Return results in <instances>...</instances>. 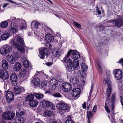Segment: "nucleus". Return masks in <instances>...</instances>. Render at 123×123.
Wrapping results in <instances>:
<instances>
[{
  "label": "nucleus",
  "instance_id": "c756f323",
  "mask_svg": "<svg viewBox=\"0 0 123 123\" xmlns=\"http://www.w3.org/2000/svg\"><path fill=\"white\" fill-rule=\"evenodd\" d=\"M81 66L83 71H87L88 67L84 62L83 61L82 62L81 64Z\"/></svg>",
  "mask_w": 123,
  "mask_h": 123
},
{
  "label": "nucleus",
  "instance_id": "603ef678",
  "mask_svg": "<svg viewBox=\"0 0 123 123\" xmlns=\"http://www.w3.org/2000/svg\"><path fill=\"white\" fill-rule=\"evenodd\" d=\"M14 55L15 56L16 58H19L20 57V55L17 52L14 53Z\"/></svg>",
  "mask_w": 123,
  "mask_h": 123
},
{
  "label": "nucleus",
  "instance_id": "8fccbe9b",
  "mask_svg": "<svg viewBox=\"0 0 123 123\" xmlns=\"http://www.w3.org/2000/svg\"><path fill=\"white\" fill-rule=\"evenodd\" d=\"M106 103H105V110L108 113H109L110 112V110L107 106L106 105Z\"/></svg>",
  "mask_w": 123,
  "mask_h": 123
},
{
  "label": "nucleus",
  "instance_id": "774afa93",
  "mask_svg": "<svg viewBox=\"0 0 123 123\" xmlns=\"http://www.w3.org/2000/svg\"><path fill=\"white\" fill-rule=\"evenodd\" d=\"M67 77L68 79L70 80H71V76H70V75L68 74L67 75Z\"/></svg>",
  "mask_w": 123,
  "mask_h": 123
},
{
  "label": "nucleus",
  "instance_id": "864d4df0",
  "mask_svg": "<svg viewBox=\"0 0 123 123\" xmlns=\"http://www.w3.org/2000/svg\"><path fill=\"white\" fill-rule=\"evenodd\" d=\"M4 73V71L2 69H0V78L3 76V75Z\"/></svg>",
  "mask_w": 123,
  "mask_h": 123
},
{
  "label": "nucleus",
  "instance_id": "72a5a7b5",
  "mask_svg": "<svg viewBox=\"0 0 123 123\" xmlns=\"http://www.w3.org/2000/svg\"><path fill=\"white\" fill-rule=\"evenodd\" d=\"M14 123H23L24 120L22 117L17 118L15 119Z\"/></svg>",
  "mask_w": 123,
  "mask_h": 123
},
{
  "label": "nucleus",
  "instance_id": "de8ad7c7",
  "mask_svg": "<svg viewBox=\"0 0 123 123\" xmlns=\"http://www.w3.org/2000/svg\"><path fill=\"white\" fill-rule=\"evenodd\" d=\"M53 96L56 97H61L62 95L59 93H55L53 95Z\"/></svg>",
  "mask_w": 123,
  "mask_h": 123
},
{
  "label": "nucleus",
  "instance_id": "c85d7f7f",
  "mask_svg": "<svg viewBox=\"0 0 123 123\" xmlns=\"http://www.w3.org/2000/svg\"><path fill=\"white\" fill-rule=\"evenodd\" d=\"M29 104L31 106L34 107L37 105L38 102L36 100H33L30 101Z\"/></svg>",
  "mask_w": 123,
  "mask_h": 123
},
{
  "label": "nucleus",
  "instance_id": "a211bd4d",
  "mask_svg": "<svg viewBox=\"0 0 123 123\" xmlns=\"http://www.w3.org/2000/svg\"><path fill=\"white\" fill-rule=\"evenodd\" d=\"M70 53V52H68L67 55L64 58V62L65 63V65L70 63L72 62V60L70 58V56L69 55Z\"/></svg>",
  "mask_w": 123,
  "mask_h": 123
},
{
  "label": "nucleus",
  "instance_id": "e433bc0d",
  "mask_svg": "<svg viewBox=\"0 0 123 123\" xmlns=\"http://www.w3.org/2000/svg\"><path fill=\"white\" fill-rule=\"evenodd\" d=\"M8 25V23L6 21L2 22L0 24V26L1 28H6Z\"/></svg>",
  "mask_w": 123,
  "mask_h": 123
},
{
  "label": "nucleus",
  "instance_id": "a19ab883",
  "mask_svg": "<svg viewBox=\"0 0 123 123\" xmlns=\"http://www.w3.org/2000/svg\"><path fill=\"white\" fill-rule=\"evenodd\" d=\"M26 71L25 69H22L20 73V74L22 77L24 76L26 74Z\"/></svg>",
  "mask_w": 123,
  "mask_h": 123
},
{
  "label": "nucleus",
  "instance_id": "5701e85b",
  "mask_svg": "<svg viewBox=\"0 0 123 123\" xmlns=\"http://www.w3.org/2000/svg\"><path fill=\"white\" fill-rule=\"evenodd\" d=\"M15 37L16 40L19 41V43L23 46H25V43L24 42V40L20 36L17 35H15Z\"/></svg>",
  "mask_w": 123,
  "mask_h": 123
},
{
  "label": "nucleus",
  "instance_id": "338daca9",
  "mask_svg": "<svg viewBox=\"0 0 123 123\" xmlns=\"http://www.w3.org/2000/svg\"><path fill=\"white\" fill-rule=\"evenodd\" d=\"M98 69L99 71L100 72V73L101 74L102 73V70L101 69V68L100 67V66L98 64Z\"/></svg>",
  "mask_w": 123,
  "mask_h": 123
},
{
  "label": "nucleus",
  "instance_id": "7c9ffc66",
  "mask_svg": "<svg viewBox=\"0 0 123 123\" xmlns=\"http://www.w3.org/2000/svg\"><path fill=\"white\" fill-rule=\"evenodd\" d=\"M34 95L33 94H30L27 95L26 98V101H29L31 100H33L34 99Z\"/></svg>",
  "mask_w": 123,
  "mask_h": 123
},
{
  "label": "nucleus",
  "instance_id": "2f4dec72",
  "mask_svg": "<svg viewBox=\"0 0 123 123\" xmlns=\"http://www.w3.org/2000/svg\"><path fill=\"white\" fill-rule=\"evenodd\" d=\"M9 77V75L8 72L6 70L4 71V73L3 76L1 77L0 78H2L3 80H6L8 79Z\"/></svg>",
  "mask_w": 123,
  "mask_h": 123
},
{
  "label": "nucleus",
  "instance_id": "4468645a",
  "mask_svg": "<svg viewBox=\"0 0 123 123\" xmlns=\"http://www.w3.org/2000/svg\"><path fill=\"white\" fill-rule=\"evenodd\" d=\"M11 28L8 30V32L11 34L15 33L17 31V28L15 24L11 23Z\"/></svg>",
  "mask_w": 123,
  "mask_h": 123
},
{
  "label": "nucleus",
  "instance_id": "4d7b16f0",
  "mask_svg": "<svg viewBox=\"0 0 123 123\" xmlns=\"http://www.w3.org/2000/svg\"><path fill=\"white\" fill-rule=\"evenodd\" d=\"M28 60L27 57L25 55H24L22 57V62H24V61Z\"/></svg>",
  "mask_w": 123,
  "mask_h": 123
},
{
  "label": "nucleus",
  "instance_id": "9b49d317",
  "mask_svg": "<svg viewBox=\"0 0 123 123\" xmlns=\"http://www.w3.org/2000/svg\"><path fill=\"white\" fill-rule=\"evenodd\" d=\"M6 99L8 102L10 103L13 100L14 94L11 91L7 92L6 94Z\"/></svg>",
  "mask_w": 123,
  "mask_h": 123
},
{
  "label": "nucleus",
  "instance_id": "e2e57ef3",
  "mask_svg": "<svg viewBox=\"0 0 123 123\" xmlns=\"http://www.w3.org/2000/svg\"><path fill=\"white\" fill-rule=\"evenodd\" d=\"M106 75L107 76H109V77L110 76V71L109 70H107L106 71Z\"/></svg>",
  "mask_w": 123,
  "mask_h": 123
},
{
  "label": "nucleus",
  "instance_id": "f8f14e48",
  "mask_svg": "<svg viewBox=\"0 0 123 123\" xmlns=\"http://www.w3.org/2000/svg\"><path fill=\"white\" fill-rule=\"evenodd\" d=\"M62 87L63 90L66 92H68L69 90L71 89V85L68 82L62 84Z\"/></svg>",
  "mask_w": 123,
  "mask_h": 123
},
{
  "label": "nucleus",
  "instance_id": "f03ea898",
  "mask_svg": "<svg viewBox=\"0 0 123 123\" xmlns=\"http://www.w3.org/2000/svg\"><path fill=\"white\" fill-rule=\"evenodd\" d=\"M104 83L106 84L107 83L108 87L106 90V98L107 99L106 101V103L108 102V98L110 96V94L111 91V81L110 80L108 79H105L103 81Z\"/></svg>",
  "mask_w": 123,
  "mask_h": 123
},
{
  "label": "nucleus",
  "instance_id": "473e14b6",
  "mask_svg": "<svg viewBox=\"0 0 123 123\" xmlns=\"http://www.w3.org/2000/svg\"><path fill=\"white\" fill-rule=\"evenodd\" d=\"M34 94L35 97L38 99H41L43 97V95L41 93L35 92Z\"/></svg>",
  "mask_w": 123,
  "mask_h": 123
},
{
  "label": "nucleus",
  "instance_id": "58836bf2",
  "mask_svg": "<svg viewBox=\"0 0 123 123\" xmlns=\"http://www.w3.org/2000/svg\"><path fill=\"white\" fill-rule=\"evenodd\" d=\"M87 116L88 120V123H90V119L92 116L91 112L90 111L87 112Z\"/></svg>",
  "mask_w": 123,
  "mask_h": 123
},
{
  "label": "nucleus",
  "instance_id": "aec40b11",
  "mask_svg": "<svg viewBox=\"0 0 123 123\" xmlns=\"http://www.w3.org/2000/svg\"><path fill=\"white\" fill-rule=\"evenodd\" d=\"M111 101L110 102L108 103L109 104H110L111 105V106H109L111 108L112 110H114V102L115 101V95L114 94L112 95L111 99Z\"/></svg>",
  "mask_w": 123,
  "mask_h": 123
},
{
  "label": "nucleus",
  "instance_id": "412c9836",
  "mask_svg": "<svg viewBox=\"0 0 123 123\" xmlns=\"http://www.w3.org/2000/svg\"><path fill=\"white\" fill-rule=\"evenodd\" d=\"M19 21L21 22L19 25V28H20V30L24 29L26 25L25 21L24 19H20Z\"/></svg>",
  "mask_w": 123,
  "mask_h": 123
},
{
  "label": "nucleus",
  "instance_id": "ea45409f",
  "mask_svg": "<svg viewBox=\"0 0 123 123\" xmlns=\"http://www.w3.org/2000/svg\"><path fill=\"white\" fill-rule=\"evenodd\" d=\"M18 50L22 53H24L25 51V49L23 47H16Z\"/></svg>",
  "mask_w": 123,
  "mask_h": 123
},
{
  "label": "nucleus",
  "instance_id": "0eeeda50",
  "mask_svg": "<svg viewBox=\"0 0 123 123\" xmlns=\"http://www.w3.org/2000/svg\"><path fill=\"white\" fill-rule=\"evenodd\" d=\"M12 49V47H3L0 49V52L2 55L5 56L7 53H10Z\"/></svg>",
  "mask_w": 123,
  "mask_h": 123
},
{
  "label": "nucleus",
  "instance_id": "4c0bfd02",
  "mask_svg": "<svg viewBox=\"0 0 123 123\" xmlns=\"http://www.w3.org/2000/svg\"><path fill=\"white\" fill-rule=\"evenodd\" d=\"M20 18H18L16 19V18L14 17H12L9 19L7 20L9 21L10 22H12V23H14V22H16L17 21H18V20L19 21Z\"/></svg>",
  "mask_w": 123,
  "mask_h": 123
},
{
  "label": "nucleus",
  "instance_id": "423d86ee",
  "mask_svg": "<svg viewBox=\"0 0 123 123\" xmlns=\"http://www.w3.org/2000/svg\"><path fill=\"white\" fill-rule=\"evenodd\" d=\"M49 51L48 49L45 47H42L39 49V54L38 56L41 58L43 59L45 58V55L48 54Z\"/></svg>",
  "mask_w": 123,
  "mask_h": 123
},
{
  "label": "nucleus",
  "instance_id": "c03bdc74",
  "mask_svg": "<svg viewBox=\"0 0 123 123\" xmlns=\"http://www.w3.org/2000/svg\"><path fill=\"white\" fill-rule=\"evenodd\" d=\"M45 116H50L51 115V112L50 111L48 110L45 111L44 112Z\"/></svg>",
  "mask_w": 123,
  "mask_h": 123
},
{
  "label": "nucleus",
  "instance_id": "6e6d98bb",
  "mask_svg": "<svg viewBox=\"0 0 123 123\" xmlns=\"http://www.w3.org/2000/svg\"><path fill=\"white\" fill-rule=\"evenodd\" d=\"M11 82L12 85L13 86H17V81H11Z\"/></svg>",
  "mask_w": 123,
  "mask_h": 123
},
{
  "label": "nucleus",
  "instance_id": "37998d69",
  "mask_svg": "<svg viewBox=\"0 0 123 123\" xmlns=\"http://www.w3.org/2000/svg\"><path fill=\"white\" fill-rule=\"evenodd\" d=\"M23 63V65L24 67L27 68L29 67V64L28 61V60L24 61V62H22Z\"/></svg>",
  "mask_w": 123,
  "mask_h": 123
},
{
  "label": "nucleus",
  "instance_id": "13d9d810",
  "mask_svg": "<svg viewBox=\"0 0 123 123\" xmlns=\"http://www.w3.org/2000/svg\"><path fill=\"white\" fill-rule=\"evenodd\" d=\"M118 62L123 66V58L120 59Z\"/></svg>",
  "mask_w": 123,
  "mask_h": 123
},
{
  "label": "nucleus",
  "instance_id": "5fc2aeb1",
  "mask_svg": "<svg viewBox=\"0 0 123 123\" xmlns=\"http://www.w3.org/2000/svg\"><path fill=\"white\" fill-rule=\"evenodd\" d=\"M97 106L96 105H95L94 106L92 110V112L93 114H94L97 111Z\"/></svg>",
  "mask_w": 123,
  "mask_h": 123
},
{
  "label": "nucleus",
  "instance_id": "0e129e2a",
  "mask_svg": "<svg viewBox=\"0 0 123 123\" xmlns=\"http://www.w3.org/2000/svg\"><path fill=\"white\" fill-rule=\"evenodd\" d=\"M53 64L52 62H47L46 63L47 65L48 66H49L52 65Z\"/></svg>",
  "mask_w": 123,
  "mask_h": 123
},
{
  "label": "nucleus",
  "instance_id": "20e7f679",
  "mask_svg": "<svg viewBox=\"0 0 123 123\" xmlns=\"http://www.w3.org/2000/svg\"><path fill=\"white\" fill-rule=\"evenodd\" d=\"M42 72L43 73L42 71L37 72L34 75V76L31 79V85L33 86H38L40 83V81L39 79L38 78H35V76L38 74L37 73H40Z\"/></svg>",
  "mask_w": 123,
  "mask_h": 123
},
{
  "label": "nucleus",
  "instance_id": "bf43d9fd",
  "mask_svg": "<svg viewBox=\"0 0 123 123\" xmlns=\"http://www.w3.org/2000/svg\"><path fill=\"white\" fill-rule=\"evenodd\" d=\"M122 83H120L118 84L119 88V89L121 90H122L123 88L122 86Z\"/></svg>",
  "mask_w": 123,
  "mask_h": 123
},
{
  "label": "nucleus",
  "instance_id": "ddd939ff",
  "mask_svg": "<svg viewBox=\"0 0 123 123\" xmlns=\"http://www.w3.org/2000/svg\"><path fill=\"white\" fill-rule=\"evenodd\" d=\"M81 90L79 88H75L74 89L72 92V96L74 97H79L81 92Z\"/></svg>",
  "mask_w": 123,
  "mask_h": 123
},
{
  "label": "nucleus",
  "instance_id": "9d476101",
  "mask_svg": "<svg viewBox=\"0 0 123 123\" xmlns=\"http://www.w3.org/2000/svg\"><path fill=\"white\" fill-rule=\"evenodd\" d=\"M113 73L116 79L120 80L122 77V71L118 69H116L113 71Z\"/></svg>",
  "mask_w": 123,
  "mask_h": 123
},
{
  "label": "nucleus",
  "instance_id": "b1692460",
  "mask_svg": "<svg viewBox=\"0 0 123 123\" xmlns=\"http://www.w3.org/2000/svg\"><path fill=\"white\" fill-rule=\"evenodd\" d=\"M47 84V81L45 80H43L41 83V86L44 90H48L49 89L48 87Z\"/></svg>",
  "mask_w": 123,
  "mask_h": 123
},
{
  "label": "nucleus",
  "instance_id": "6e6552de",
  "mask_svg": "<svg viewBox=\"0 0 123 123\" xmlns=\"http://www.w3.org/2000/svg\"><path fill=\"white\" fill-rule=\"evenodd\" d=\"M70 52L69 55L73 59H77L80 57V55L79 53L76 50H70L68 52Z\"/></svg>",
  "mask_w": 123,
  "mask_h": 123
},
{
  "label": "nucleus",
  "instance_id": "4be33fe9",
  "mask_svg": "<svg viewBox=\"0 0 123 123\" xmlns=\"http://www.w3.org/2000/svg\"><path fill=\"white\" fill-rule=\"evenodd\" d=\"M79 60L76 59H74L73 61L74 69L75 70L78 69L79 66Z\"/></svg>",
  "mask_w": 123,
  "mask_h": 123
},
{
  "label": "nucleus",
  "instance_id": "1a4fd4ad",
  "mask_svg": "<svg viewBox=\"0 0 123 123\" xmlns=\"http://www.w3.org/2000/svg\"><path fill=\"white\" fill-rule=\"evenodd\" d=\"M61 51H62V49L57 47H54L52 50V52L53 54L55 56L57 57H58L61 56Z\"/></svg>",
  "mask_w": 123,
  "mask_h": 123
},
{
  "label": "nucleus",
  "instance_id": "2eb2a0df",
  "mask_svg": "<svg viewBox=\"0 0 123 123\" xmlns=\"http://www.w3.org/2000/svg\"><path fill=\"white\" fill-rule=\"evenodd\" d=\"M6 58L9 62L11 64H14L16 62L15 58L12 55H8Z\"/></svg>",
  "mask_w": 123,
  "mask_h": 123
},
{
  "label": "nucleus",
  "instance_id": "49530a36",
  "mask_svg": "<svg viewBox=\"0 0 123 123\" xmlns=\"http://www.w3.org/2000/svg\"><path fill=\"white\" fill-rule=\"evenodd\" d=\"M11 45H12L13 46H19L18 44L14 42L13 40H11Z\"/></svg>",
  "mask_w": 123,
  "mask_h": 123
},
{
  "label": "nucleus",
  "instance_id": "7ed1b4c3",
  "mask_svg": "<svg viewBox=\"0 0 123 123\" xmlns=\"http://www.w3.org/2000/svg\"><path fill=\"white\" fill-rule=\"evenodd\" d=\"M108 22L112 23L113 24L115 25L117 27L120 28L123 24V18H118L116 19L109 20Z\"/></svg>",
  "mask_w": 123,
  "mask_h": 123
},
{
  "label": "nucleus",
  "instance_id": "dca6fc26",
  "mask_svg": "<svg viewBox=\"0 0 123 123\" xmlns=\"http://www.w3.org/2000/svg\"><path fill=\"white\" fill-rule=\"evenodd\" d=\"M45 40L49 43H52L54 39V37L51 34L49 33H47L45 37Z\"/></svg>",
  "mask_w": 123,
  "mask_h": 123
},
{
  "label": "nucleus",
  "instance_id": "39448f33",
  "mask_svg": "<svg viewBox=\"0 0 123 123\" xmlns=\"http://www.w3.org/2000/svg\"><path fill=\"white\" fill-rule=\"evenodd\" d=\"M15 114L14 112L10 111L4 113L3 115L2 118L6 120L12 119L14 118Z\"/></svg>",
  "mask_w": 123,
  "mask_h": 123
},
{
  "label": "nucleus",
  "instance_id": "a878e982",
  "mask_svg": "<svg viewBox=\"0 0 123 123\" xmlns=\"http://www.w3.org/2000/svg\"><path fill=\"white\" fill-rule=\"evenodd\" d=\"M2 62V68L5 69H7L8 67V63L7 61L5 59H3Z\"/></svg>",
  "mask_w": 123,
  "mask_h": 123
},
{
  "label": "nucleus",
  "instance_id": "bb28decb",
  "mask_svg": "<svg viewBox=\"0 0 123 123\" xmlns=\"http://www.w3.org/2000/svg\"><path fill=\"white\" fill-rule=\"evenodd\" d=\"M9 33L7 32L4 33L1 36V39H0V41L1 40H6L10 36Z\"/></svg>",
  "mask_w": 123,
  "mask_h": 123
},
{
  "label": "nucleus",
  "instance_id": "393cba45",
  "mask_svg": "<svg viewBox=\"0 0 123 123\" xmlns=\"http://www.w3.org/2000/svg\"><path fill=\"white\" fill-rule=\"evenodd\" d=\"M22 65L19 62H16L15 64L13 69L14 71L17 72L21 68Z\"/></svg>",
  "mask_w": 123,
  "mask_h": 123
},
{
  "label": "nucleus",
  "instance_id": "79ce46f5",
  "mask_svg": "<svg viewBox=\"0 0 123 123\" xmlns=\"http://www.w3.org/2000/svg\"><path fill=\"white\" fill-rule=\"evenodd\" d=\"M67 66V68L69 70H71L72 69L73 66L72 64V62L70 63H69L66 65Z\"/></svg>",
  "mask_w": 123,
  "mask_h": 123
},
{
  "label": "nucleus",
  "instance_id": "052dcab7",
  "mask_svg": "<svg viewBox=\"0 0 123 123\" xmlns=\"http://www.w3.org/2000/svg\"><path fill=\"white\" fill-rule=\"evenodd\" d=\"M49 108L53 110H55V105H53L52 104L50 106Z\"/></svg>",
  "mask_w": 123,
  "mask_h": 123
},
{
  "label": "nucleus",
  "instance_id": "09e8293b",
  "mask_svg": "<svg viewBox=\"0 0 123 123\" xmlns=\"http://www.w3.org/2000/svg\"><path fill=\"white\" fill-rule=\"evenodd\" d=\"M40 24L38 22H37L35 23L34 24V27L35 29H37L38 28Z\"/></svg>",
  "mask_w": 123,
  "mask_h": 123
},
{
  "label": "nucleus",
  "instance_id": "3c124183",
  "mask_svg": "<svg viewBox=\"0 0 123 123\" xmlns=\"http://www.w3.org/2000/svg\"><path fill=\"white\" fill-rule=\"evenodd\" d=\"M65 123H74V122L71 119H68L66 121Z\"/></svg>",
  "mask_w": 123,
  "mask_h": 123
},
{
  "label": "nucleus",
  "instance_id": "c9c22d12",
  "mask_svg": "<svg viewBox=\"0 0 123 123\" xmlns=\"http://www.w3.org/2000/svg\"><path fill=\"white\" fill-rule=\"evenodd\" d=\"M17 77L16 75L15 74H12L10 76V80L11 81H17Z\"/></svg>",
  "mask_w": 123,
  "mask_h": 123
},
{
  "label": "nucleus",
  "instance_id": "a18cd8bd",
  "mask_svg": "<svg viewBox=\"0 0 123 123\" xmlns=\"http://www.w3.org/2000/svg\"><path fill=\"white\" fill-rule=\"evenodd\" d=\"M73 23L74 25L76 27L80 29L81 28V26L80 24L75 21Z\"/></svg>",
  "mask_w": 123,
  "mask_h": 123
},
{
  "label": "nucleus",
  "instance_id": "680f3d73",
  "mask_svg": "<svg viewBox=\"0 0 123 123\" xmlns=\"http://www.w3.org/2000/svg\"><path fill=\"white\" fill-rule=\"evenodd\" d=\"M93 85L92 84L91 86V90H90V93H89V95L90 96H91V94H92V90H93Z\"/></svg>",
  "mask_w": 123,
  "mask_h": 123
},
{
  "label": "nucleus",
  "instance_id": "f257e3e1",
  "mask_svg": "<svg viewBox=\"0 0 123 123\" xmlns=\"http://www.w3.org/2000/svg\"><path fill=\"white\" fill-rule=\"evenodd\" d=\"M56 107L58 110L59 113L62 115L65 112L69 111L70 109V106L65 103L62 101H60L57 104Z\"/></svg>",
  "mask_w": 123,
  "mask_h": 123
},
{
  "label": "nucleus",
  "instance_id": "f704fd0d",
  "mask_svg": "<svg viewBox=\"0 0 123 123\" xmlns=\"http://www.w3.org/2000/svg\"><path fill=\"white\" fill-rule=\"evenodd\" d=\"M21 87H20L17 86L15 87L14 89V92L16 94H19L21 91Z\"/></svg>",
  "mask_w": 123,
  "mask_h": 123
},
{
  "label": "nucleus",
  "instance_id": "6ab92c4d",
  "mask_svg": "<svg viewBox=\"0 0 123 123\" xmlns=\"http://www.w3.org/2000/svg\"><path fill=\"white\" fill-rule=\"evenodd\" d=\"M41 103L43 105V106L46 108H49L52 103L51 102L46 101L42 99L41 101Z\"/></svg>",
  "mask_w": 123,
  "mask_h": 123
},
{
  "label": "nucleus",
  "instance_id": "69168bd1",
  "mask_svg": "<svg viewBox=\"0 0 123 123\" xmlns=\"http://www.w3.org/2000/svg\"><path fill=\"white\" fill-rule=\"evenodd\" d=\"M50 123H57L54 120L51 119L50 121Z\"/></svg>",
  "mask_w": 123,
  "mask_h": 123
},
{
  "label": "nucleus",
  "instance_id": "cd10ccee",
  "mask_svg": "<svg viewBox=\"0 0 123 123\" xmlns=\"http://www.w3.org/2000/svg\"><path fill=\"white\" fill-rule=\"evenodd\" d=\"M19 108V110H17L16 113L17 116H21L23 115L25 112V111L23 109Z\"/></svg>",
  "mask_w": 123,
  "mask_h": 123
},
{
  "label": "nucleus",
  "instance_id": "f3484780",
  "mask_svg": "<svg viewBox=\"0 0 123 123\" xmlns=\"http://www.w3.org/2000/svg\"><path fill=\"white\" fill-rule=\"evenodd\" d=\"M50 86L52 89H55L57 86V80L55 79H52L50 80Z\"/></svg>",
  "mask_w": 123,
  "mask_h": 123
}]
</instances>
